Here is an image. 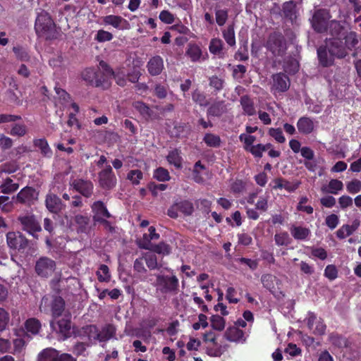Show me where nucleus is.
<instances>
[{"label": "nucleus", "mask_w": 361, "mask_h": 361, "mask_svg": "<svg viewBox=\"0 0 361 361\" xmlns=\"http://www.w3.org/2000/svg\"><path fill=\"white\" fill-rule=\"evenodd\" d=\"M35 30L39 37H44L46 39L56 38V25L49 13L45 11H42L37 14Z\"/></svg>", "instance_id": "nucleus-1"}, {"label": "nucleus", "mask_w": 361, "mask_h": 361, "mask_svg": "<svg viewBox=\"0 0 361 361\" xmlns=\"http://www.w3.org/2000/svg\"><path fill=\"white\" fill-rule=\"evenodd\" d=\"M332 16L329 9L318 8L314 10L310 23L313 30L319 34H324L328 30V25Z\"/></svg>", "instance_id": "nucleus-2"}, {"label": "nucleus", "mask_w": 361, "mask_h": 361, "mask_svg": "<svg viewBox=\"0 0 361 361\" xmlns=\"http://www.w3.org/2000/svg\"><path fill=\"white\" fill-rule=\"evenodd\" d=\"M154 286L162 294L176 295L179 290V280L176 275L157 274Z\"/></svg>", "instance_id": "nucleus-3"}, {"label": "nucleus", "mask_w": 361, "mask_h": 361, "mask_svg": "<svg viewBox=\"0 0 361 361\" xmlns=\"http://www.w3.org/2000/svg\"><path fill=\"white\" fill-rule=\"evenodd\" d=\"M21 229L32 235L34 238L38 239V233L42 231V226L37 217L32 212L20 214L17 218Z\"/></svg>", "instance_id": "nucleus-4"}, {"label": "nucleus", "mask_w": 361, "mask_h": 361, "mask_svg": "<svg viewBox=\"0 0 361 361\" xmlns=\"http://www.w3.org/2000/svg\"><path fill=\"white\" fill-rule=\"evenodd\" d=\"M265 47L274 56H282L287 49L285 37L280 32H273L269 35Z\"/></svg>", "instance_id": "nucleus-5"}, {"label": "nucleus", "mask_w": 361, "mask_h": 361, "mask_svg": "<svg viewBox=\"0 0 361 361\" xmlns=\"http://www.w3.org/2000/svg\"><path fill=\"white\" fill-rule=\"evenodd\" d=\"M178 212L185 216H191L194 212L193 203L189 200L176 198L167 209L166 214L170 218L176 219L179 216Z\"/></svg>", "instance_id": "nucleus-6"}, {"label": "nucleus", "mask_w": 361, "mask_h": 361, "mask_svg": "<svg viewBox=\"0 0 361 361\" xmlns=\"http://www.w3.org/2000/svg\"><path fill=\"white\" fill-rule=\"evenodd\" d=\"M56 267L54 260L48 257H41L35 263V270L39 276L47 279L54 272Z\"/></svg>", "instance_id": "nucleus-7"}, {"label": "nucleus", "mask_w": 361, "mask_h": 361, "mask_svg": "<svg viewBox=\"0 0 361 361\" xmlns=\"http://www.w3.org/2000/svg\"><path fill=\"white\" fill-rule=\"evenodd\" d=\"M98 179L99 186L105 190H111L116 185L117 179L110 165L99 172Z\"/></svg>", "instance_id": "nucleus-8"}, {"label": "nucleus", "mask_w": 361, "mask_h": 361, "mask_svg": "<svg viewBox=\"0 0 361 361\" xmlns=\"http://www.w3.org/2000/svg\"><path fill=\"white\" fill-rule=\"evenodd\" d=\"M50 325L56 332L63 338V339L70 338L72 335L73 331L71 314L65 315L56 322H51Z\"/></svg>", "instance_id": "nucleus-9"}, {"label": "nucleus", "mask_w": 361, "mask_h": 361, "mask_svg": "<svg viewBox=\"0 0 361 361\" xmlns=\"http://www.w3.org/2000/svg\"><path fill=\"white\" fill-rule=\"evenodd\" d=\"M8 246L13 250L23 252L28 246V239L20 232H8L6 234Z\"/></svg>", "instance_id": "nucleus-10"}, {"label": "nucleus", "mask_w": 361, "mask_h": 361, "mask_svg": "<svg viewBox=\"0 0 361 361\" xmlns=\"http://www.w3.org/2000/svg\"><path fill=\"white\" fill-rule=\"evenodd\" d=\"M100 65L104 68L106 73L97 70V77L94 81V86L106 90L111 86L110 77L114 75V71L103 61L100 62Z\"/></svg>", "instance_id": "nucleus-11"}, {"label": "nucleus", "mask_w": 361, "mask_h": 361, "mask_svg": "<svg viewBox=\"0 0 361 361\" xmlns=\"http://www.w3.org/2000/svg\"><path fill=\"white\" fill-rule=\"evenodd\" d=\"M90 207L93 213L92 219L94 224H98L105 219L114 218L109 212L105 203L101 200L94 202Z\"/></svg>", "instance_id": "nucleus-12"}, {"label": "nucleus", "mask_w": 361, "mask_h": 361, "mask_svg": "<svg viewBox=\"0 0 361 361\" xmlns=\"http://www.w3.org/2000/svg\"><path fill=\"white\" fill-rule=\"evenodd\" d=\"M326 47L329 53L334 57L343 59L347 55L344 43L340 38H330L326 42Z\"/></svg>", "instance_id": "nucleus-13"}, {"label": "nucleus", "mask_w": 361, "mask_h": 361, "mask_svg": "<svg viewBox=\"0 0 361 361\" xmlns=\"http://www.w3.org/2000/svg\"><path fill=\"white\" fill-rule=\"evenodd\" d=\"M71 186L86 198L90 197L93 194V183L87 179L77 178L72 181Z\"/></svg>", "instance_id": "nucleus-14"}, {"label": "nucleus", "mask_w": 361, "mask_h": 361, "mask_svg": "<svg viewBox=\"0 0 361 361\" xmlns=\"http://www.w3.org/2000/svg\"><path fill=\"white\" fill-rule=\"evenodd\" d=\"M271 83V90L278 92H285L290 87V79L287 75L283 73H277L273 74Z\"/></svg>", "instance_id": "nucleus-15"}, {"label": "nucleus", "mask_w": 361, "mask_h": 361, "mask_svg": "<svg viewBox=\"0 0 361 361\" xmlns=\"http://www.w3.org/2000/svg\"><path fill=\"white\" fill-rule=\"evenodd\" d=\"M345 32H347V29L345 26V21L331 19L326 33L331 36L332 38L341 39L342 37H344Z\"/></svg>", "instance_id": "nucleus-16"}, {"label": "nucleus", "mask_w": 361, "mask_h": 361, "mask_svg": "<svg viewBox=\"0 0 361 361\" xmlns=\"http://www.w3.org/2000/svg\"><path fill=\"white\" fill-rule=\"evenodd\" d=\"M37 192L34 188L26 186L21 189L16 197V202L20 204H30L37 199Z\"/></svg>", "instance_id": "nucleus-17"}, {"label": "nucleus", "mask_w": 361, "mask_h": 361, "mask_svg": "<svg viewBox=\"0 0 361 361\" xmlns=\"http://www.w3.org/2000/svg\"><path fill=\"white\" fill-rule=\"evenodd\" d=\"M38 361H75L72 355L68 353H63L60 355L53 357L51 349L43 350L38 355Z\"/></svg>", "instance_id": "nucleus-18"}, {"label": "nucleus", "mask_w": 361, "mask_h": 361, "mask_svg": "<svg viewBox=\"0 0 361 361\" xmlns=\"http://www.w3.org/2000/svg\"><path fill=\"white\" fill-rule=\"evenodd\" d=\"M45 205L49 212L54 214H59L63 207L61 200L53 193H48L46 195Z\"/></svg>", "instance_id": "nucleus-19"}, {"label": "nucleus", "mask_w": 361, "mask_h": 361, "mask_svg": "<svg viewBox=\"0 0 361 361\" xmlns=\"http://www.w3.org/2000/svg\"><path fill=\"white\" fill-rule=\"evenodd\" d=\"M164 68V60L159 55L152 56L147 63L148 73L152 76L160 75Z\"/></svg>", "instance_id": "nucleus-20"}, {"label": "nucleus", "mask_w": 361, "mask_h": 361, "mask_svg": "<svg viewBox=\"0 0 361 361\" xmlns=\"http://www.w3.org/2000/svg\"><path fill=\"white\" fill-rule=\"evenodd\" d=\"M296 126L298 132L305 135L311 134L314 130L313 119L306 116L300 117L298 120Z\"/></svg>", "instance_id": "nucleus-21"}, {"label": "nucleus", "mask_w": 361, "mask_h": 361, "mask_svg": "<svg viewBox=\"0 0 361 361\" xmlns=\"http://www.w3.org/2000/svg\"><path fill=\"white\" fill-rule=\"evenodd\" d=\"M116 334V328L115 326L112 324H106L102 327L101 330L98 329V341L100 343L106 342L114 337Z\"/></svg>", "instance_id": "nucleus-22"}, {"label": "nucleus", "mask_w": 361, "mask_h": 361, "mask_svg": "<svg viewBox=\"0 0 361 361\" xmlns=\"http://www.w3.org/2000/svg\"><path fill=\"white\" fill-rule=\"evenodd\" d=\"M79 336L87 338L90 342L98 341V327L94 324L84 326L80 330Z\"/></svg>", "instance_id": "nucleus-23"}, {"label": "nucleus", "mask_w": 361, "mask_h": 361, "mask_svg": "<svg viewBox=\"0 0 361 361\" xmlns=\"http://www.w3.org/2000/svg\"><path fill=\"white\" fill-rule=\"evenodd\" d=\"M328 49L326 46H321L317 49V56L319 63L323 67H329L334 64V56L328 54Z\"/></svg>", "instance_id": "nucleus-24"}, {"label": "nucleus", "mask_w": 361, "mask_h": 361, "mask_svg": "<svg viewBox=\"0 0 361 361\" xmlns=\"http://www.w3.org/2000/svg\"><path fill=\"white\" fill-rule=\"evenodd\" d=\"M185 56H188L192 62L200 61L202 56L201 47L196 43L190 42L185 50Z\"/></svg>", "instance_id": "nucleus-25"}, {"label": "nucleus", "mask_w": 361, "mask_h": 361, "mask_svg": "<svg viewBox=\"0 0 361 361\" xmlns=\"http://www.w3.org/2000/svg\"><path fill=\"white\" fill-rule=\"evenodd\" d=\"M65 310V300L61 296H54L51 304L52 317L56 319L62 315Z\"/></svg>", "instance_id": "nucleus-26"}, {"label": "nucleus", "mask_w": 361, "mask_h": 361, "mask_svg": "<svg viewBox=\"0 0 361 361\" xmlns=\"http://www.w3.org/2000/svg\"><path fill=\"white\" fill-rule=\"evenodd\" d=\"M103 22L105 25L113 26L114 28L122 30L125 27L123 25H128V21L120 16L108 15L103 18Z\"/></svg>", "instance_id": "nucleus-27"}, {"label": "nucleus", "mask_w": 361, "mask_h": 361, "mask_svg": "<svg viewBox=\"0 0 361 361\" xmlns=\"http://www.w3.org/2000/svg\"><path fill=\"white\" fill-rule=\"evenodd\" d=\"M244 331L237 326L228 327L224 334L226 340L231 342H238L243 339Z\"/></svg>", "instance_id": "nucleus-28"}, {"label": "nucleus", "mask_w": 361, "mask_h": 361, "mask_svg": "<svg viewBox=\"0 0 361 361\" xmlns=\"http://www.w3.org/2000/svg\"><path fill=\"white\" fill-rule=\"evenodd\" d=\"M180 154V150L176 148L169 151L168 155L166 156V160L169 164L173 165L177 169H180L183 167V158Z\"/></svg>", "instance_id": "nucleus-29"}, {"label": "nucleus", "mask_w": 361, "mask_h": 361, "mask_svg": "<svg viewBox=\"0 0 361 361\" xmlns=\"http://www.w3.org/2000/svg\"><path fill=\"white\" fill-rule=\"evenodd\" d=\"M224 101H216L207 109V116L220 117L225 112Z\"/></svg>", "instance_id": "nucleus-30"}, {"label": "nucleus", "mask_w": 361, "mask_h": 361, "mask_svg": "<svg viewBox=\"0 0 361 361\" xmlns=\"http://www.w3.org/2000/svg\"><path fill=\"white\" fill-rule=\"evenodd\" d=\"M292 236L297 240H305L311 234L309 228L293 225L290 228Z\"/></svg>", "instance_id": "nucleus-31"}, {"label": "nucleus", "mask_w": 361, "mask_h": 361, "mask_svg": "<svg viewBox=\"0 0 361 361\" xmlns=\"http://www.w3.org/2000/svg\"><path fill=\"white\" fill-rule=\"evenodd\" d=\"M240 103L245 114L253 116L256 114L254 102L249 95H243L240 99Z\"/></svg>", "instance_id": "nucleus-32"}, {"label": "nucleus", "mask_w": 361, "mask_h": 361, "mask_svg": "<svg viewBox=\"0 0 361 361\" xmlns=\"http://www.w3.org/2000/svg\"><path fill=\"white\" fill-rule=\"evenodd\" d=\"M283 16L291 21L296 18V4L294 1H286L282 5Z\"/></svg>", "instance_id": "nucleus-33"}, {"label": "nucleus", "mask_w": 361, "mask_h": 361, "mask_svg": "<svg viewBox=\"0 0 361 361\" xmlns=\"http://www.w3.org/2000/svg\"><path fill=\"white\" fill-rule=\"evenodd\" d=\"M191 96L192 101L200 106L206 107L209 106V101L207 99L206 94L198 88L193 90Z\"/></svg>", "instance_id": "nucleus-34"}, {"label": "nucleus", "mask_w": 361, "mask_h": 361, "mask_svg": "<svg viewBox=\"0 0 361 361\" xmlns=\"http://www.w3.org/2000/svg\"><path fill=\"white\" fill-rule=\"evenodd\" d=\"M329 340L334 346L338 348H346L348 345L347 338L337 333H331L329 336Z\"/></svg>", "instance_id": "nucleus-35"}, {"label": "nucleus", "mask_w": 361, "mask_h": 361, "mask_svg": "<svg viewBox=\"0 0 361 361\" xmlns=\"http://www.w3.org/2000/svg\"><path fill=\"white\" fill-rule=\"evenodd\" d=\"M203 141L207 147L213 148L219 147L221 144V137L218 135L211 133H205Z\"/></svg>", "instance_id": "nucleus-36"}, {"label": "nucleus", "mask_w": 361, "mask_h": 361, "mask_svg": "<svg viewBox=\"0 0 361 361\" xmlns=\"http://www.w3.org/2000/svg\"><path fill=\"white\" fill-rule=\"evenodd\" d=\"M225 80L216 75H212L209 78V85L214 90L213 94H216L224 87Z\"/></svg>", "instance_id": "nucleus-37"}, {"label": "nucleus", "mask_w": 361, "mask_h": 361, "mask_svg": "<svg viewBox=\"0 0 361 361\" xmlns=\"http://www.w3.org/2000/svg\"><path fill=\"white\" fill-rule=\"evenodd\" d=\"M25 328L27 332H30L33 335H36L39 332L41 323L36 318H30L25 321Z\"/></svg>", "instance_id": "nucleus-38"}, {"label": "nucleus", "mask_w": 361, "mask_h": 361, "mask_svg": "<svg viewBox=\"0 0 361 361\" xmlns=\"http://www.w3.org/2000/svg\"><path fill=\"white\" fill-rule=\"evenodd\" d=\"M18 188V183H13L11 178H6L4 183L0 185L1 192L4 194H11L16 191Z\"/></svg>", "instance_id": "nucleus-39"}, {"label": "nucleus", "mask_w": 361, "mask_h": 361, "mask_svg": "<svg viewBox=\"0 0 361 361\" xmlns=\"http://www.w3.org/2000/svg\"><path fill=\"white\" fill-rule=\"evenodd\" d=\"M133 106L145 118H149L152 116L153 111L149 106L143 102H135Z\"/></svg>", "instance_id": "nucleus-40"}, {"label": "nucleus", "mask_w": 361, "mask_h": 361, "mask_svg": "<svg viewBox=\"0 0 361 361\" xmlns=\"http://www.w3.org/2000/svg\"><path fill=\"white\" fill-rule=\"evenodd\" d=\"M222 35L226 43L231 46L233 47L235 45V30L234 25H229L226 29L222 31Z\"/></svg>", "instance_id": "nucleus-41"}, {"label": "nucleus", "mask_w": 361, "mask_h": 361, "mask_svg": "<svg viewBox=\"0 0 361 361\" xmlns=\"http://www.w3.org/2000/svg\"><path fill=\"white\" fill-rule=\"evenodd\" d=\"M74 220L78 226V232L86 233L90 223V218L87 216L78 214L75 216Z\"/></svg>", "instance_id": "nucleus-42"}, {"label": "nucleus", "mask_w": 361, "mask_h": 361, "mask_svg": "<svg viewBox=\"0 0 361 361\" xmlns=\"http://www.w3.org/2000/svg\"><path fill=\"white\" fill-rule=\"evenodd\" d=\"M205 169V166L202 164L201 161L199 160L195 162L192 171V179L195 183H202L204 182V178L202 176L200 171Z\"/></svg>", "instance_id": "nucleus-43"}, {"label": "nucleus", "mask_w": 361, "mask_h": 361, "mask_svg": "<svg viewBox=\"0 0 361 361\" xmlns=\"http://www.w3.org/2000/svg\"><path fill=\"white\" fill-rule=\"evenodd\" d=\"M211 326L213 329L221 331L224 329L226 320L219 314L212 315L210 317Z\"/></svg>", "instance_id": "nucleus-44"}, {"label": "nucleus", "mask_w": 361, "mask_h": 361, "mask_svg": "<svg viewBox=\"0 0 361 361\" xmlns=\"http://www.w3.org/2000/svg\"><path fill=\"white\" fill-rule=\"evenodd\" d=\"M34 145L41 150V153L45 157H51L52 151L45 139H37L34 140Z\"/></svg>", "instance_id": "nucleus-45"}, {"label": "nucleus", "mask_w": 361, "mask_h": 361, "mask_svg": "<svg viewBox=\"0 0 361 361\" xmlns=\"http://www.w3.org/2000/svg\"><path fill=\"white\" fill-rule=\"evenodd\" d=\"M341 39L345 40L344 45L349 49H351L354 48L358 43V39L357 38V34L355 32H345L344 37H341Z\"/></svg>", "instance_id": "nucleus-46"}, {"label": "nucleus", "mask_w": 361, "mask_h": 361, "mask_svg": "<svg viewBox=\"0 0 361 361\" xmlns=\"http://www.w3.org/2000/svg\"><path fill=\"white\" fill-rule=\"evenodd\" d=\"M224 42L219 38H213L211 39L209 50V51L214 55H219L223 50Z\"/></svg>", "instance_id": "nucleus-47"}, {"label": "nucleus", "mask_w": 361, "mask_h": 361, "mask_svg": "<svg viewBox=\"0 0 361 361\" xmlns=\"http://www.w3.org/2000/svg\"><path fill=\"white\" fill-rule=\"evenodd\" d=\"M12 49L18 60L21 61H28L30 60V55L26 48L17 45L13 47Z\"/></svg>", "instance_id": "nucleus-48"}, {"label": "nucleus", "mask_w": 361, "mask_h": 361, "mask_svg": "<svg viewBox=\"0 0 361 361\" xmlns=\"http://www.w3.org/2000/svg\"><path fill=\"white\" fill-rule=\"evenodd\" d=\"M97 276L99 282H109L111 279V274L108 266L101 264L97 271Z\"/></svg>", "instance_id": "nucleus-49"}, {"label": "nucleus", "mask_w": 361, "mask_h": 361, "mask_svg": "<svg viewBox=\"0 0 361 361\" xmlns=\"http://www.w3.org/2000/svg\"><path fill=\"white\" fill-rule=\"evenodd\" d=\"M143 178V173L139 169L130 170L127 173V179L129 180L133 185H137L140 180Z\"/></svg>", "instance_id": "nucleus-50"}, {"label": "nucleus", "mask_w": 361, "mask_h": 361, "mask_svg": "<svg viewBox=\"0 0 361 361\" xmlns=\"http://www.w3.org/2000/svg\"><path fill=\"white\" fill-rule=\"evenodd\" d=\"M274 240L278 246H287L291 242L288 233L286 231L276 233L274 235Z\"/></svg>", "instance_id": "nucleus-51"}, {"label": "nucleus", "mask_w": 361, "mask_h": 361, "mask_svg": "<svg viewBox=\"0 0 361 361\" xmlns=\"http://www.w3.org/2000/svg\"><path fill=\"white\" fill-rule=\"evenodd\" d=\"M97 70L92 68H87L82 72V78L94 86V80L97 77Z\"/></svg>", "instance_id": "nucleus-52"}, {"label": "nucleus", "mask_w": 361, "mask_h": 361, "mask_svg": "<svg viewBox=\"0 0 361 361\" xmlns=\"http://www.w3.org/2000/svg\"><path fill=\"white\" fill-rule=\"evenodd\" d=\"M10 322V314L4 308L0 307V333L6 331Z\"/></svg>", "instance_id": "nucleus-53"}, {"label": "nucleus", "mask_w": 361, "mask_h": 361, "mask_svg": "<svg viewBox=\"0 0 361 361\" xmlns=\"http://www.w3.org/2000/svg\"><path fill=\"white\" fill-rule=\"evenodd\" d=\"M152 250L157 254L168 255L171 253V248L169 244L162 241L153 245Z\"/></svg>", "instance_id": "nucleus-54"}, {"label": "nucleus", "mask_w": 361, "mask_h": 361, "mask_svg": "<svg viewBox=\"0 0 361 361\" xmlns=\"http://www.w3.org/2000/svg\"><path fill=\"white\" fill-rule=\"evenodd\" d=\"M268 134L269 136L273 137L279 143H284L286 142V137L283 135L282 129L280 128H271L269 129Z\"/></svg>", "instance_id": "nucleus-55"}, {"label": "nucleus", "mask_w": 361, "mask_h": 361, "mask_svg": "<svg viewBox=\"0 0 361 361\" xmlns=\"http://www.w3.org/2000/svg\"><path fill=\"white\" fill-rule=\"evenodd\" d=\"M343 188V183L338 179H331L328 184L327 192L336 195L338 192L342 190Z\"/></svg>", "instance_id": "nucleus-56"}, {"label": "nucleus", "mask_w": 361, "mask_h": 361, "mask_svg": "<svg viewBox=\"0 0 361 361\" xmlns=\"http://www.w3.org/2000/svg\"><path fill=\"white\" fill-rule=\"evenodd\" d=\"M216 22L219 26H223L228 18L227 9H216L215 11Z\"/></svg>", "instance_id": "nucleus-57"}, {"label": "nucleus", "mask_w": 361, "mask_h": 361, "mask_svg": "<svg viewBox=\"0 0 361 361\" xmlns=\"http://www.w3.org/2000/svg\"><path fill=\"white\" fill-rule=\"evenodd\" d=\"M154 178L159 181H167L170 180V175L167 169L159 167L154 173Z\"/></svg>", "instance_id": "nucleus-58"}, {"label": "nucleus", "mask_w": 361, "mask_h": 361, "mask_svg": "<svg viewBox=\"0 0 361 361\" xmlns=\"http://www.w3.org/2000/svg\"><path fill=\"white\" fill-rule=\"evenodd\" d=\"M113 37L114 36L111 32L104 30H99L97 31L94 39L98 42H105L111 41Z\"/></svg>", "instance_id": "nucleus-59"}, {"label": "nucleus", "mask_w": 361, "mask_h": 361, "mask_svg": "<svg viewBox=\"0 0 361 361\" xmlns=\"http://www.w3.org/2000/svg\"><path fill=\"white\" fill-rule=\"evenodd\" d=\"M326 329V326L324 324V320L319 318L317 322H315L313 329H311L310 331H312L314 335L322 336L325 334Z\"/></svg>", "instance_id": "nucleus-60"}, {"label": "nucleus", "mask_w": 361, "mask_h": 361, "mask_svg": "<svg viewBox=\"0 0 361 361\" xmlns=\"http://www.w3.org/2000/svg\"><path fill=\"white\" fill-rule=\"evenodd\" d=\"M324 276L330 281H334L338 277V269L334 264H329L324 269Z\"/></svg>", "instance_id": "nucleus-61"}, {"label": "nucleus", "mask_w": 361, "mask_h": 361, "mask_svg": "<svg viewBox=\"0 0 361 361\" xmlns=\"http://www.w3.org/2000/svg\"><path fill=\"white\" fill-rule=\"evenodd\" d=\"M274 279L275 276L271 274H263L261 277V282L265 288L271 290L274 288Z\"/></svg>", "instance_id": "nucleus-62"}, {"label": "nucleus", "mask_w": 361, "mask_h": 361, "mask_svg": "<svg viewBox=\"0 0 361 361\" xmlns=\"http://www.w3.org/2000/svg\"><path fill=\"white\" fill-rule=\"evenodd\" d=\"M245 189V183L243 180L236 179L231 184V190L234 194H240Z\"/></svg>", "instance_id": "nucleus-63"}, {"label": "nucleus", "mask_w": 361, "mask_h": 361, "mask_svg": "<svg viewBox=\"0 0 361 361\" xmlns=\"http://www.w3.org/2000/svg\"><path fill=\"white\" fill-rule=\"evenodd\" d=\"M346 189L350 194H355L361 190V181L354 179L348 182L346 185Z\"/></svg>", "instance_id": "nucleus-64"}]
</instances>
